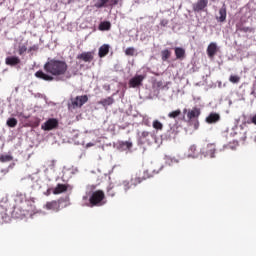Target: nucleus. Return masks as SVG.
Returning a JSON list of instances; mask_svg holds the SVG:
<instances>
[{
  "mask_svg": "<svg viewBox=\"0 0 256 256\" xmlns=\"http://www.w3.org/2000/svg\"><path fill=\"white\" fill-rule=\"evenodd\" d=\"M68 69L69 65H67L65 60L48 58V61L44 64V71L46 73L43 70H39L35 73V77L43 81H53V77H64V75H67Z\"/></svg>",
  "mask_w": 256,
  "mask_h": 256,
  "instance_id": "f257e3e1",
  "label": "nucleus"
},
{
  "mask_svg": "<svg viewBox=\"0 0 256 256\" xmlns=\"http://www.w3.org/2000/svg\"><path fill=\"white\" fill-rule=\"evenodd\" d=\"M183 113H187V123H193L194 121V127L195 129H197L199 127V117L201 116V109L194 107L187 110V108H184Z\"/></svg>",
  "mask_w": 256,
  "mask_h": 256,
  "instance_id": "f03ea898",
  "label": "nucleus"
},
{
  "mask_svg": "<svg viewBox=\"0 0 256 256\" xmlns=\"http://www.w3.org/2000/svg\"><path fill=\"white\" fill-rule=\"evenodd\" d=\"M104 201L105 192L103 190L94 191L89 198L90 207H101V205H105Z\"/></svg>",
  "mask_w": 256,
  "mask_h": 256,
  "instance_id": "7ed1b4c3",
  "label": "nucleus"
},
{
  "mask_svg": "<svg viewBox=\"0 0 256 256\" xmlns=\"http://www.w3.org/2000/svg\"><path fill=\"white\" fill-rule=\"evenodd\" d=\"M58 127L59 120L57 118H50L42 124L41 129L43 131H53V129H57Z\"/></svg>",
  "mask_w": 256,
  "mask_h": 256,
  "instance_id": "20e7f679",
  "label": "nucleus"
},
{
  "mask_svg": "<svg viewBox=\"0 0 256 256\" xmlns=\"http://www.w3.org/2000/svg\"><path fill=\"white\" fill-rule=\"evenodd\" d=\"M89 101V97L87 95H82V96H76L75 98L71 99V105L73 109H77L78 107H83L85 103Z\"/></svg>",
  "mask_w": 256,
  "mask_h": 256,
  "instance_id": "39448f33",
  "label": "nucleus"
},
{
  "mask_svg": "<svg viewBox=\"0 0 256 256\" xmlns=\"http://www.w3.org/2000/svg\"><path fill=\"white\" fill-rule=\"evenodd\" d=\"M208 5L209 0H198L192 5V9L194 13H202V11H205V9H207Z\"/></svg>",
  "mask_w": 256,
  "mask_h": 256,
  "instance_id": "423d86ee",
  "label": "nucleus"
},
{
  "mask_svg": "<svg viewBox=\"0 0 256 256\" xmlns=\"http://www.w3.org/2000/svg\"><path fill=\"white\" fill-rule=\"evenodd\" d=\"M61 203H63V200L59 199V200H53L50 202H47L45 204V209H47L48 211H59V209H61Z\"/></svg>",
  "mask_w": 256,
  "mask_h": 256,
  "instance_id": "0eeeda50",
  "label": "nucleus"
},
{
  "mask_svg": "<svg viewBox=\"0 0 256 256\" xmlns=\"http://www.w3.org/2000/svg\"><path fill=\"white\" fill-rule=\"evenodd\" d=\"M145 80V76L136 75L132 79L129 80V87L136 88L141 87L143 85V81Z\"/></svg>",
  "mask_w": 256,
  "mask_h": 256,
  "instance_id": "6e6552de",
  "label": "nucleus"
},
{
  "mask_svg": "<svg viewBox=\"0 0 256 256\" xmlns=\"http://www.w3.org/2000/svg\"><path fill=\"white\" fill-rule=\"evenodd\" d=\"M219 51V48L217 47V43L211 42L207 47V55L210 59H213L215 55H217V52Z\"/></svg>",
  "mask_w": 256,
  "mask_h": 256,
  "instance_id": "1a4fd4ad",
  "label": "nucleus"
},
{
  "mask_svg": "<svg viewBox=\"0 0 256 256\" xmlns=\"http://www.w3.org/2000/svg\"><path fill=\"white\" fill-rule=\"evenodd\" d=\"M76 59L84 61L85 63H91V61H93V52H83L77 55Z\"/></svg>",
  "mask_w": 256,
  "mask_h": 256,
  "instance_id": "9d476101",
  "label": "nucleus"
},
{
  "mask_svg": "<svg viewBox=\"0 0 256 256\" xmlns=\"http://www.w3.org/2000/svg\"><path fill=\"white\" fill-rule=\"evenodd\" d=\"M216 19L219 23H225L227 21V7L225 5L219 9V16Z\"/></svg>",
  "mask_w": 256,
  "mask_h": 256,
  "instance_id": "9b49d317",
  "label": "nucleus"
},
{
  "mask_svg": "<svg viewBox=\"0 0 256 256\" xmlns=\"http://www.w3.org/2000/svg\"><path fill=\"white\" fill-rule=\"evenodd\" d=\"M218 121H221V115L215 112L210 113L206 118V123H209V125L218 123Z\"/></svg>",
  "mask_w": 256,
  "mask_h": 256,
  "instance_id": "f8f14e48",
  "label": "nucleus"
},
{
  "mask_svg": "<svg viewBox=\"0 0 256 256\" xmlns=\"http://www.w3.org/2000/svg\"><path fill=\"white\" fill-rule=\"evenodd\" d=\"M216 151H217V148H216L215 144H213V143L208 144L206 146L205 157H210L211 159H213L215 157Z\"/></svg>",
  "mask_w": 256,
  "mask_h": 256,
  "instance_id": "ddd939ff",
  "label": "nucleus"
},
{
  "mask_svg": "<svg viewBox=\"0 0 256 256\" xmlns=\"http://www.w3.org/2000/svg\"><path fill=\"white\" fill-rule=\"evenodd\" d=\"M69 189L67 184H57V186L53 190L54 195H61V193H65Z\"/></svg>",
  "mask_w": 256,
  "mask_h": 256,
  "instance_id": "4468645a",
  "label": "nucleus"
},
{
  "mask_svg": "<svg viewBox=\"0 0 256 256\" xmlns=\"http://www.w3.org/2000/svg\"><path fill=\"white\" fill-rule=\"evenodd\" d=\"M240 31L241 33H253L255 29L247 26H243V23H237L236 24V32Z\"/></svg>",
  "mask_w": 256,
  "mask_h": 256,
  "instance_id": "2eb2a0df",
  "label": "nucleus"
},
{
  "mask_svg": "<svg viewBox=\"0 0 256 256\" xmlns=\"http://www.w3.org/2000/svg\"><path fill=\"white\" fill-rule=\"evenodd\" d=\"M21 63V59L17 56H11L6 58V65H10L11 67H15V65H19Z\"/></svg>",
  "mask_w": 256,
  "mask_h": 256,
  "instance_id": "dca6fc26",
  "label": "nucleus"
},
{
  "mask_svg": "<svg viewBox=\"0 0 256 256\" xmlns=\"http://www.w3.org/2000/svg\"><path fill=\"white\" fill-rule=\"evenodd\" d=\"M149 137H151V132L149 131H143L139 134V142L141 143V145L147 143V141H149Z\"/></svg>",
  "mask_w": 256,
  "mask_h": 256,
  "instance_id": "f3484780",
  "label": "nucleus"
},
{
  "mask_svg": "<svg viewBox=\"0 0 256 256\" xmlns=\"http://www.w3.org/2000/svg\"><path fill=\"white\" fill-rule=\"evenodd\" d=\"M161 169H163V168H159V170H151V171L145 170L142 175L144 181H146V179H151V177H153V175H157V173H159V171H161Z\"/></svg>",
  "mask_w": 256,
  "mask_h": 256,
  "instance_id": "a211bd4d",
  "label": "nucleus"
},
{
  "mask_svg": "<svg viewBox=\"0 0 256 256\" xmlns=\"http://www.w3.org/2000/svg\"><path fill=\"white\" fill-rule=\"evenodd\" d=\"M98 55H99V57H101V58L106 57V55H109V44H103V45L99 48Z\"/></svg>",
  "mask_w": 256,
  "mask_h": 256,
  "instance_id": "6ab92c4d",
  "label": "nucleus"
},
{
  "mask_svg": "<svg viewBox=\"0 0 256 256\" xmlns=\"http://www.w3.org/2000/svg\"><path fill=\"white\" fill-rule=\"evenodd\" d=\"M142 181H145V178H143V176L136 175L131 178L130 183L133 187H137V185H141Z\"/></svg>",
  "mask_w": 256,
  "mask_h": 256,
  "instance_id": "aec40b11",
  "label": "nucleus"
},
{
  "mask_svg": "<svg viewBox=\"0 0 256 256\" xmlns=\"http://www.w3.org/2000/svg\"><path fill=\"white\" fill-rule=\"evenodd\" d=\"M99 31H111V22L103 21L98 26Z\"/></svg>",
  "mask_w": 256,
  "mask_h": 256,
  "instance_id": "412c9836",
  "label": "nucleus"
},
{
  "mask_svg": "<svg viewBox=\"0 0 256 256\" xmlns=\"http://www.w3.org/2000/svg\"><path fill=\"white\" fill-rule=\"evenodd\" d=\"M98 103L103 107H109V105H113L115 103V100L113 99V97H108L106 99L100 100Z\"/></svg>",
  "mask_w": 256,
  "mask_h": 256,
  "instance_id": "4be33fe9",
  "label": "nucleus"
},
{
  "mask_svg": "<svg viewBox=\"0 0 256 256\" xmlns=\"http://www.w3.org/2000/svg\"><path fill=\"white\" fill-rule=\"evenodd\" d=\"M174 51H175L176 59H185V49L181 47H176Z\"/></svg>",
  "mask_w": 256,
  "mask_h": 256,
  "instance_id": "5701e85b",
  "label": "nucleus"
},
{
  "mask_svg": "<svg viewBox=\"0 0 256 256\" xmlns=\"http://www.w3.org/2000/svg\"><path fill=\"white\" fill-rule=\"evenodd\" d=\"M197 155H199V153L197 152V146L195 144L191 145L188 149V157H192L193 159H195Z\"/></svg>",
  "mask_w": 256,
  "mask_h": 256,
  "instance_id": "b1692460",
  "label": "nucleus"
},
{
  "mask_svg": "<svg viewBox=\"0 0 256 256\" xmlns=\"http://www.w3.org/2000/svg\"><path fill=\"white\" fill-rule=\"evenodd\" d=\"M165 163H166V165H169L171 167L173 165H177V163H179V159H177L175 157H171V156H166Z\"/></svg>",
  "mask_w": 256,
  "mask_h": 256,
  "instance_id": "393cba45",
  "label": "nucleus"
},
{
  "mask_svg": "<svg viewBox=\"0 0 256 256\" xmlns=\"http://www.w3.org/2000/svg\"><path fill=\"white\" fill-rule=\"evenodd\" d=\"M119 147L123 149L124 151H127V149H131L133 147V142L131 141H121L119 142Z\"/></svg>",
  "mask_w": 256,
  "mask_h": 256,
  "instance_id": "a878e982",
  "label": "nucleus"
},
{
  "mask_svg": "<svg viewBox=\"0 0 256 256\" xmlns=\"http://www.w3.org/2000/svg\"><path fill=\"white\" fill-rule=\"evenodd\" d=\"M171 58V51L169 49H165L161 51V59L162 61H167Z\"/></svg>",
  "mask_w": 256,
  "mask_h": 256,
  "instance_id": "bb28decb",
  "label": "nucleus"
},
{
  "mask_svg": "<svg viewBox=\"0 0 256 256\" xmlns=\"http://www.w3.org/2000/svg\"><path fill=\"white\" fill-rule=\"evenodd\" d=\"M107 3H109V0H94V7L101 9L104 5H107Z\"/></svg>",
  "mask_w": 256,
  "mask_h": 256,
  "instance_id": "cd10ccee",
  "label": "nucleus"
},
{
  "mask_svg": "<svg viewBox=\"0 0 256 256\" xmlns=\"http://www.w3.org/2000/svg\"><path fill=\"white\" fill-rule=\"evenodd\" d=\"M179 115H181V109H177V110H174V111L168 113L169 119H177V117H179Z\"/></svg>",
  "mask_w": 256,
  "mask_h": 256,
  "instance_id": "c85d7f7f",
  "label": "nucleus"
},
{
  "mask_svg": "<svg viewBox=\"0 0 256 256\" xmlns=\"http://www.w3.org/2000/svg\"><path fill=\"white\" fill-rule=\"evenodd\" d=\"M152 127L154 129H157V131H162L163 130V123H161L159 120H154L152 123Z\"/></svg>",
  "mask_w": 256,
  "mask_h": 256,
  "instance_id": "c756f323",
  "label": "nucleus"
},
{
  "mask_svg": "<svg viewBox=\"0 0 256 256\" xmlns=\"http://www.w3.org/2000/svg\"><path fill=\"white\" fill-rule=\"evenodd\" d=\"M9 161H13V156H11V155H0V163H9Z\"/></svg>",
  "mask_w": 256,
  "mask_h": 256,
  "instance_id": "7c9ffc66",
  "label": "nucleus"
},
{
  "mask_svg": "<svg viewBox=\"0 0 256 256\" xmlns=\"http://www.w3.org/2000/svg\"><path fill=\"white\" fill-rule=\"evenodd\" d=\"M229 81L230 83L237 84L240 83L241 77L239 75H230Z\"/></svg>",
  "mask_w": 256,
  "mask_h": 256,
  "instance_id": "2f4dec72",
  "label": "nucleus"
},
{
  "mask_svg": "<svg viewBox=\"0 0 256 256\" xmlns=\"http://www.w3.org/2000/svg\"><path fill=\"white\" fill-rule=\"evenodd\" d=\"M17 118H9L6 122V125H8V127H17Z\"/></svg>",
  "mask_w": 256,
  "mask_h": 256,
  "instance_id": "473e14b6",
  "label": "nucleus"
},
{
  "mask_svg": "<svg viewBox=\"0 0 256 256\" xmlns=\"http://www.w3.org/2000/svg\"><path fill=\"white\" fill-rule=\"evenodd\" d=\"M125 55H127L128 57H133V55H135V49L133 47H128L125 50Z\"/></svg>",
  "mask_w": 256,
  "mask_h": 256,
  "instance_id": "72a5a7b5",
  "label": "nucleus"
},
{
  "mask_svg": "<svg viewBox=\"0 0 256 256\" xmlns=\"http://www.w3.org/2000/svg\"><path fill=\"white\" fill-rule=\"evenodd\" d=\"M27 51V46L25 44L18 46V54L23 55Z\"/></svg>",
  "mask_w": 256,
  "mask_h": 256,
  "instance_id": "f704fd0d",
  "label": "nucleus"
},
{
  "mask_svg": "<svg viewBox=\"0 0 256 256\" xmlns=\"http://www.w3.org/2000/svg\"><path fill=\"white\" fill-rule=\"evenodd\" d=\"M107 195H108V197H115L116 192H115V189L112 186H109L107 188Z\"/></svg>",
  "mask_w": 256,
  "mask_h": 256,
  "instance_id": "c9c22d12",
  "label": "nucleus"
},
{
  "mask_svg": "<svg viewBox=\"0 0 256 256\" xmlns=\"http://www.w3.org/2000/svg\"><path fill=\"white\" fill-rule=\"evenodd\" d=\"M122 185H123V189H124V191H129V189H131V187H133V185H131V182H129V181H124L123 183H122Z\"/></svg>",
  "mask_w": 256,
  "mask_h": 256,
  "instance_id": "e433bc0d",
  "label": "nucleus"
},
{
  "mask_svg": "<svg viewBox=\"0 0 256 256\" xmlns=\"http://www.w3.org/2000/svg\"><path fill=\"white\" fill-rule=\"evenodd\" d=\"M238 146H239V142L233 141L232 143L228 144L226 147L227 149H237Z\"/></svg>",
  "mask_w": 256,
  "mask_h": 256,
  "instance_id": "4c0bfd02",
  "label": "nucleus"
},
{
  "mask_svg": "<svg viewBox=\"0 0 256 256\" xmlns=\"http://www.w3.org/2000/svg\"><path fill=\"white\" fill-rule=\"evenodd\" d=\"M32 51H39V45H33L28 49V53H32Z\"/></svg>",
  "mask_w": 256,
  "mask_h": 256,
  "instance_id": "58836bf2",
  "label": "nucleus"
},
{
  "mask_svg": "<svg viewBox=\"0 0 256 256\" xmlns=\"http://www.w3.org/2000/svg\"><path fill=\"white\" fill-rule=\"evenodd\" d=\"M40 123H41V119L39 118H35L33 121L34 127H39Z\"/></svg>",
  "mask_w": 256,
  "mask_h": 256,
  "instance_id": "ea45409f",
  "label": "nucleus"
},
{
  "mask_svg": "<svg viewBox=\"0 0 256 256\" xmlns=\"http://www.w3.org/2000/svg\"><path fill=\"white\" fill-rule=\"evenodd\" d=\"M119 4V0H110V5L113 7Z\"/></svg>",
  "mask_w": 256,
  "mask_h": 256,
  "instance_id": "a19ab883",
  "label": "nucleus"
},
{
  "mask_svg": "<svg viewBox=\"0 0 256 256\" xmlns=\"http://www.w3.org/2000/svg\"><path fill=\"white\" fill-rule=\"evenodd\" d=\"M156 87H163V81H158L155 83Z\"/></svg>",
  "mask_w": 256,
  "mask_h": 256,
  "instance_id": "79ce46f5",
  "label": "nucleus"
},
{
  "mask_svg": "<svg viewBox=\"0 0 256 256\" xmlns=\"http://www.w3.org/2000/svg\"><path fill=\"white\" fill-rule=\"evenodd\" d=\"M251 123L256 125V114L251 118Z\"/></svg>",
  "mask_w": 256,
  "mask_h": 256,
  "instance_id": "37998d69",
  "label": "nucleus"
},
{
  "mask_svg": "<svg viewBox=\"0 0 256 256\" xmlns=\"http://www.w3.org/2000/svg\"><path fill=\"white\" fill-rule=\"evenodd\" d=\"M66 79H71V74H67Z\"/></svg>",
  "mask_w": 256,
  "mask_h": 256,
  "instance_id": "c03bdc74",
  "label": "nucleus"
},
{
  "mask_svg": "<svg viewBox=\"0 0 256 256\" xmlns=\"http://www.w3.org/2000/svg\"><path fill=\"white\" fill-rule=\"evenodd\" d=\"M255 142H256V137H255Z\"/></svg>",
  "mask_w": 256,
  "mask_h": 256,
  "instance_id": "a18cd8bd",
  "label": "nucleus"
},
{
  "mask_svg": "<svg viewBox=\"0 0 256 256\" xmlns=\"http://www.w3.org/2000/svg\"><path fill=\"white\" fill-rule=\"evenodd\" d=\"M212 1H215V0H212Z\"/></svg>",
  "mask_w": 256,
  "mask_h": 256,
  "instance_id": "49530a36",
  "label": "nucleus"
}]
</instances>
